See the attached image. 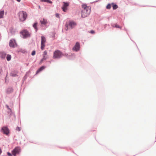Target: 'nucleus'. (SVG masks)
Listing matches in <instances>:
<instances>
[{
  "instance_id": "obj_3",
  "label": "nucleus",
  "mask_w": 156,
  "mask_h": 156,
  "mask_svg": "<svg viewBox=\"0 0 156 156\" xmlns=\"http://www.w3.org/2000/svg\"><path fill=\"white\" fill-rule=\"evenodd\" d=\"M62 55L61 52L58 50H57L54 52L53 58L54 59L59 58H60Z\"/></svg>"
},
{
  "instance_id": "obj_2",
  "label": "nucleus",
  "mask_w": 156,
  "mask_h": 156,
  "mask_svg": "<svg viewBox=\"0 0 156 156\" xmlns=\"http://www.w3.org/2000/svg\"><path fill=\"white\" fill-rule=\"evenodd\" d=\"M18 15L19 20L20 21L23 22L26 20L27 17V14L26 12L22 11L19 12Z\"/></svg>"
},
{
  "instance_id": "obj_4",
  "label": "nucleus",
  "mask_w": 156,
  "mask_h": 156,
  "mask_svg": "<svg viewBox=\"0 0 156 156\" xmlns=\"http://www.w3.org/2000/svg\"><path fill=\"white\" fill-rule=\"evenodd\" d=\"M20 151V148L19 147H16L12 151V154L14 156L18 154Z\"/></svg>"
},
{
  "instance_id": "obj_5",
  "label": "nucleus",
  "mask_w": 156,
  "mask_h": 156,
  "mask_svg": "<svg viewBox=\"0 0 156 156\" xmlns=\"http://www.w3.org/2000/svg\"><path fill=\"white\" fill-rule=\"evenodd\" d=\"M41 49L43 50L45 46V44L46 41V39L45 37L42 36L41 37Z\"/></svg>"
},
{
  "instance_id": "obj_28",
  "label": "nucleus",
  "mask_w": 156,
  "mask_h": 156,
  "mask_svg": "<svg viewBox=\"0 0 156 156\" xmlns=\"http://www.w3.org/2000/svg\"><path fill=\"white\" fill-rule=\"evenodd\" d=\"M56 16L57 17H58V18L59 17V14L58 13L56 14Z\"/></svg>"
},
{
  "instance_id": "obj_24",
  "label": "nucleus",
  "mask_w": 156,
  "mask_h": 156,
  "mask_svg": "<svg viewBox=\"0 0 156 156\" xmlns=\"http://www.w3.org/2000/svg\"><path fill=\"white\" fill-rule=\"evenodd\" d=\"M16 130L19 131H20V128L19 127H16Z\"/></svg>"
},
{
  "instance_id": "obj_29",
  "label": "nucleus",
  "mask_w": 156,
  "mask_h": 156,
  "mask_svg": "<svg viewBox=\"0 0 156 156\" xmlns=\"http://www.w3.org/2000/svg\"><path fill=\"white\" fill-rule=\"evenodd\" d=\"M17 1L19 2H20V0H16Z\"/></svg>"
},
{
  "instance_id": "obj_8",
  "label": "nucleus",
  "mask_w": 156,
  "mask_h": 156,
  "mask_svg": "<svg viewBox=\"0 0 156 156\" xmlns=\"http://www.w3.org/2000/svg\"><path fill=\"white\" fill-rule=\"evenodd\" d=\"M63 5L62 7L63 11L66 12L67 10V7L69 5V3L68 2H63Z\"/></svg>"
},
{
  "instance_id": "obj_17",
  "label": "nucleus",
  "mask_w": 156,
  "mask_h": 156,
  "mask_svg": "<svg viewBox=\"0 0 156 156\" xmlns=\"http://www.w3.org/2000/svg\"><path fill=\"white\" fill-rule=\"evenodd\" d=\"M37 23H36L34 24L33 25V27L35 29L36 31H37Z\"/></svg>"
},
{
  "instance_id": "obj_6",
  "label": "nucleus",
  "mask_w": 156,
  "mask_h": 156,
  "mask_svg": "<svg viewBox=\"0 0 156 156\" xmlns=\"http://www.w3.org/2000/svg\"><path fill=\"white\" fill-rule=\"evenodd\" d=\"M1 132L6 135H8L9 133V130L6 126H4L2 127Z\"/></svg>"
},
{
  "instance_id": "obj_14",
  "label": "nucleus",
  "mask_w": 156,
  "mask_h": 156,
  "mask_svg": "<svg viewBox=\"0 0 156 156\" xmlns=\"http://www.w3.org/2000/svg\"><path fill=\"white\" fill-rule=\"evenodd\" d=\"M4 14V10L0 11V19L3 18Z\"/></svg>"
},
{
  "instance_id": "obj_26",
  "label": "nucleus",
  "mask_w": 156,
  "mask_h": 156,
  "mask_svg": "<svg viewBox=\"0 0 156 156\" xmlns=\"http://www.w3.org/2000/svg\"><path fill=\"white\" fill-rule=\"evenodd\" d=\"M6 107L8 108V109L9 110L10 112H11V109L10 108H9V106L8 105H6Z\"/></svg>"
},
{
  "instance_id": "obj_25",
  "label": "nucleus",
  "mask_w": 156,
  "mask_h": 156,
  "mask_svg": "<svg viewBox=\"0 0 156 156\" xmlns=\"http://www.w3.org/2000/svg\"><path fill=\"white\" fill-rule=\"evenodd\" d=\"M89 33L92 34H94L95 33V31L94 30H91L90 32H89Z\"/></svg>"
},
{
  "instance_id": "obj_23",
  "label": "nucleus",
  "mask_w": 156,
  "mask_h": 156,
  "mask_svg": "<svg viewBox=\"0 0 156 156\" xmlns=\"http://www.w3.org/2000/svg\"><path fill=\"white\" fill-rule=\"evenodd\" d=\"M11 75L12 76H17V75L16 74H13L12 73H11Z\"/></svg>"
},
{
  "instance_id": "obj_15",
  "label": "nucleus",
  "mask_w": 156,
  "mask_h": 156,
  "mask_svg": "<svg viewBox=\"0 0 156 156\" xmlns=\"http://www.w3.org/2000/svg\"><path fill=\"white\" fill-rule=\"evenodd\" d=\"M45 68V66H42L36 72V74H37L40 72V71H41L44 69Z\"/></svg>"
},
{
  "instance_id": "obj_20",
  "label": "nucleus",
  "mask_w": 156,
  "mask_h": 156,
  "mask_svg": "<svg viewBox=\"0 0 156 156\" xmlns=\"http://www.w3.org/2000/svg\"><path fill=\"white\" fill-rule=\"evenodd\" d=\"M113 5L112 8L113 9H116L117 8V5H114L113 4H112Z\"/></svg>"
},
{
  "instance_id": "obj_9",
  "label": "nucleus",
  "mask_w": 156,
  "mask_h": 156,
  "mask_svg": "<svg viewBox=\"0 0 156 156\" xmlns=\"http://www.w3.org/2000/svg\"><path fill=\"white\" fill-rule=\"evenodd\" d=\"M9 45L10 47L12 48H14L15 46H16V44L15 40L14 39L10 40L9 41Z\"/></svg>"
},
{
  "instance_id": "obj_19",
  "label": "nucleus",
  "mask_w": 156,
  "mask_h": 156,
  "mask_svg": "<svg viewBox=\"0 0 156 156\" xmlns=\"http://www.w3.org/2000/svg\"><path fill=\"white\" fill-rule=\"evenodd\" d=\"M11 56L10 55H8L6 57V59L7 61H9L11 60Z\"/></svg>"
},
{
  "instance_id": "obj_31",
  "label": "nucleus",
  "mask_w": 156,
  "mask_h": 156,
  "mask_svg": "<svg viewBox=\"0 0 156 156\" xmlns=\"http://www.w3.org/2000/svg\"><path fill=\"white\" fill-rule=\"evenodd\" d=\"M39 8H40V6H39Z\"/></svg>"
},
{
  "instance_id": "obj_18",
  "label": "nucleus",
  "mask_w": 156,
  "mask_h": 156,
  "mask_svg": "<svg viewBox=\"0 0 156 156\" xmlns=\"http://www.w3.org/2000/svg\"><path fill=\"white\" fill-rule=\"evenodd\" d=\"M41 1L42 2H46L51 4L52 3V2L49 0H41Z\"/></svg>"
},
{
  "instance_id": "obj_16",
  "label": "nucleus",
  "mask_w": 156,
  "mask_h": 156,
  "mask_svg": "<svg viewBox=\"0 0 156 156\" xmlns=\"http://www.w3.org/2000/svg\"><path fill=\"white\" fill-rule=\"evenodd\" d=\"M13 91V89L12 88H8L6 92L7 93H10Z\"/></svg>"
},
{
  "instance_id": "obj_12",
  "label": "nucleus",
  "mask_w": 156,
  "mask_h": 156,
  "mask_svg": "<svg viewBox=\"0 0 156 156\" xmlns=\"http://www.w3.org/2000/svg\"><path fill=\"white\" fill-rule=\"evenodd\" d=\"M76 24L75 23L73 22H69V26L70 27L72 28H73L76 26Z\"/></svg>"
},
{
  "instance_id": "obj_13",
  "label": "nucleus",
  "mask_w": 156,
  "mask_h": 156,
  "mask_svg": "<svg viewBox=\"0 0 156 156\" xmlns=\"http://www.w3.org/2000/svg\"><path fill=\"white\" fill-rule=\"evenodd\" d=\"M40 22L42 24H46L47 23V20L44 19H41Z\"/></svg>"
},
{
  "instance_id": "obj_21",
  "label": "nucleus",
  "mask_w": 156,
  "mask_h": 156,
  "mask_svg": "<svg viewBox=\"0 0 156 156\" xmlns=\"http://www.w3.org/2000/svg\"><path fill=\"white\" fill-rule=\"evenodd\" d=\"M111 8V5L110 4H108L106 7V9H109Z\"/></svg>"
},
{
  "instance_id": "obj_10",
  "label": "nucleus",
  "mask_w": 156,
  "mask_h": 156,
  "mask_svg": "<svg viewBox=\"0 0 156 156\" xmlns=\"http://www.w3.org/2000/svg\"><path fill=\"white\" fill-rule=\"evenodd\" d=\"M47 54L48 51H45L43 53V58L41 60V62H42L43 61L45 60L48 58V57Z\"/></svg>"
},
{
  "instance_id": "obj_1",
  "label": "nucleus",
  "mask_w": 156,
  "mask_h": 156,
  "mask_svg": "<svg viewBox=\"0 0 156 156\" xmlns=\"http://www.w3.org/2000/svg\"><path fill=\"white\" fill-rule=\"evenodd\" d=\"M83 9L81 12V16L83 18H85L88 16L90 12V9L89 7L85 4L82 5Z\"/></svg>"
},
{
  "instance_id": "obj_7",
  "label": "nucleus",
  "mask_w": 156,
  "mask_h": 156,
  "mask_svg": "<svg viewBox=\"0 0 156 156\" xmlns=\"http://www.w3.org/2000/svg\"><path fill=\"white\" fill-rule=\"evenodd\" d=\"M23 37L24 38H26L30 36V33L27 30H23L21 32Z\"/></svg>"
},
{
  "instance_id": "obj_22",
  "label": "nucleus",
  "mask_w": 156,
  "mask_h": 156,
  "mask_svg": "<svg viewBox=\"0 0 156 156\" xmlns=\"http://www.w3.org/2000/svg\"><path fill=\"white\" fill-rule=\"evenodd\" d=\"M35 51H33L31 53V55H35Z\"/></svg>"
},
{
  "instance_id": "obj_11",
  "label": "nucleus",
  "mask_w": 156,
  "mask_h": 156,
  "mask_svg": "<svg viewBox=\"0 0 156 156\" xmlns=\"http://www.w3.org/2000/svg\"><path fill=\"white\" fill-rule=\"evenodd\" d=\"M80 48V43L77 42L74 46L73 47V50L75 51H77L79 50Z\"/></svg>"
},
{
  "instance_id": "obj_30",
  "label": "nucleus",
  "mask_w": 156,
  "mask_h": 156,
  "mask_svg": "<svg viewBox=\"0 0 156 156\" xmlns=\"http://www.w3.org/2000/svg\"><path fill=\"white\" fill-rule=\"evenodd\" d=\"M2 152V150L0 149V154Z\"/></svg>"
},
{
  "instance_id": "obj_27",
  "label": "nucleus",
  "mask_w": 156,
  "mask_h": 156,
  "mask_svg": "<svg viewBox=\"0 0 156 156\" xmlns=\"http://www.w3.org/2000/svg\"><path fill=\"white\" fill-rule=\"evenodd\" d=\"M7 154L9 156H12V154L9 152H8Z\"/></svg>"
}]
</instances>
